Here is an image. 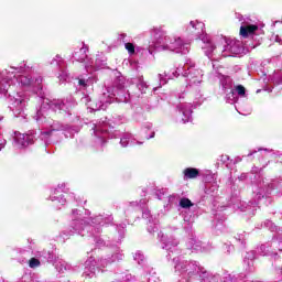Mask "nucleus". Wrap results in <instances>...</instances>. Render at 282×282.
Wrapping results in <instances>:
<instances>
[{
	"label": "nucleus",
	"mask_w": 282,
	"mask_h": 282,
	"mask_svg": "<svg viewBox=\"0 0 282 282\" xmlns=\"http://www.w3.org/2000/svg\"><path fill=\"white\" fill-rule=\"evenodd\" d=\"M98 235L99 234L96 231H88V234L86 236L94 238V241H95L97 248H102V246H107V242H105V240L102 238H100Z\"/></svg>",
	"instance_id": "2f4dec72"
},
{
	"label": "nucleus",
	"mask_w": 282,
	"mask_h": 282,
	"mask_svg": "<svg viewBox=\"0 0 282 282\" xmlns=\"http://www.w3.org/2000/svg\"><path fill=\"white\" fill-rule=\"evenodd\" d=\"M53 265L58 274H65V272H72L74 268L67 261L57 258L53 261Z\"/></svg>",
	"instance_id": "a878e982"
},
{
	"label": "nucleus",
	"mask_w": 282,
	"mask_h": 282,
	"mask_svg": "<svg viewBox=\"0 0 282 282\" xmlns=\"http://www.w3.org/2000/svg\"><path fill=\"white\" fill-rule=\"evenodd\" d=\"M223 250L225 252H227V254H230V252H232L235 250V247L232 245H230V243H225L223 246Z\"/></svg>",
	"instance_id": "09e8293b"
},
{
	"label": "nucleus",
	"mask_w": 282,
	"mask_h": 282,
	"mask_svg": "<svg viewBox=\"0 0 282 282\" xmlns=\"http://www.w3.org/2000/svg\"><path fill=\"white\" fill-rule=\"evenodd\" d=\"M275 248L276 246L272 245L271 240V242H267L260 247V254H262V257H272L273 259H276L279 254L276 253Z\"/></svg>",
	"instance_id": "cd10ccee"
},
{
	"label": "nucleus",
	"mask_w": 282,
	"mask_h": 282,
	"mask_svg": "<svg viewBox=\"0 0 282 282\" xmlns=\"http://www.w3.org/2000/svg\"><path fill=\"white\" fill-rule=\"evenodd\" d=\"M192 120H193V104L180 102V105L177 106L175 121L178 124H186V122H192Z\"/></svg>",
	"instance_id": "2eb2a0df"
},
{
	"label": "nucleus",
	"mask_w": 282,
	"mask_h": 282,
	"mask_svg": "<svg viewBox=\"0 0 282 282\" xmlns=\"http://www.w3.org/2000/svg\"><path fill=\"white\" fill-rule=\"evenodd\" d=\"M275 188H279V181L267 178L260 174H257L254 176V181L252 182L253 200L246 203L241 202L239 198H236L231 200V206L236 210L247 213L248 217H252L254 216V213H257L259 202L268 199Z\"/></svg>",
	"instance_id": "20e7f679"
},
{
	"label": "nucleus",
	"mask_w": 282,
	"mask_h": 282,
	"mask_svg": "<svg viewBox=\"0 0 282 282\" xmlns=\"http://www.w3.org/2000/svg\"><path fill=\"white\" fill-rule=\"evenodd\" d=\"M204 181L206 184H215V182H217V176H215V174L208 172L205 175Z\"/></svg>",
	"instance_id": "79ce46f5"
},
{
	"label": "nucleus",
	"mask_w": 282,
	"mask_h": 282,
	"mask_svg": "<svg viewBox=\"0 0 282 282\" xmlns=\"http://www.w3.org/2000/svg\"><path fill=\"white\" fill-rule=\"evenodd\" d=\"M261 151H264V153H272L274 150L262 148L253 149L247 154V158H252V155H256V153H261Z\"/></svg>",
	"instance_id": "ea45409f"
},
{
	"label": "nucleus",
	"mask_w": 282,
	"mask_h": 282,
	"mask_svg": "<svg viewBox=\"0 0 282 282\" xmlns=\"http://www.w3.org/2000/svg\"><path fill=\"white\" fill-rule=\"evenodd\" d=\"M144 129H148V130L153 129V123H145Z\"/></svg>",
	"instance_id": "4d7b16f0"
},
{
	"label": "nucleus",
	"mask_w": 282,
	"mask_h": 282,
	"mask_svg": "<svg viewBox=\"0 0 282 282\" xmlns=\"http://www.w3.org/2000/svg\"><path fill=\"white\" fill-rule=\"evenodd\" d=\"M196 217H197L196 210H189V212L184 210L183 212V219H184L185 224H187V227L185 226V229L187 231L192 230L193 227H191V226H193Z\"/></svg>",
	"instance_id": "c85d7f7f"
},
{
	"label": "nucleus",
	"mask_w": 282,
	"mask_h": 282,
	"mask_svg": "<svg viewBox=\"0 0 282 282\" xmlns=\"http://www.w3.org/2000/svg\"><path fill=\"white\" fill-rule=\"evenodd\" d=\"M257 34H261L257 24H251L250 20L241 23L240 36H242V39H248V36H254Z\"/></svg>",
	"instance_id": "412c9836"
},
{
	"label": "nucleus",
	"mask_w": 282,
	"mask_h": 282,
	"mask_svg": "<svg viewBox=\"0 0 282 282\" xmlns=\"http://www.w3.org/2000/svg\"><path fill=\"white\" fill-rule=\"evenodd\" d=\"M78 85L82 89H87V87H89V85H91V79H85L83 77L78 78Z\"/></svg>",
	"instance_id": "a19ab883"
},
{
	"label": "nucleus",
	"mask_w": 282,
	"mask_h": 282,
	"mask_svg": "<svg viewBox=\"0 0 282 282\" xmlns=\"http://www.w3.org/2000/svg\"><path fill=\"white\" fill-rule=\"evenodd\" d=\"M234 91H235L236 96H240L241 98H246V87H243V85L235 86Z\"/></svg>",
	"instance_id": "4c0bfd02"
},
{
	"label": "nucleus",
	"mask_w": 282,
	"mask_h": 282,
	"mask_svg": "<svg viewBox=\"0 0 282 282\" xmlns=\"http://www.w3.org/2000/svg\"><path fill=\"white\" fill-rule=\"evenodd\" d=\"M124 259V253L118 246L113 247L112 253L107 256L106 258L99 259V263L101 268H107V265H111V263H116V261H122Z\"/></svg>",
	"instance_id": "aec40b11"
},
{
	"label": "nucleus",
	"mask_w": 282,
	"mask_h": 282,
	"mask_svg": "<svg viewBox=\"0 0 282 282\" xmlns=\"http://www.w3.org/2000/svg\"><path fill=\"white\" fill-rule=\"evenodd\" d=\"M48 199L55 202V204H59V206H65L67 199H76V194L69 193V188L63 183L52 191Z\"/></svg>",
	"instance_id": "f8f14e48"
},
{
	"label": "nucleus",
	"mask_w": 282,
	"mask_h": 282,
	"mask_svg": "<svg viewBox=\"0 0 282 282\" xmlns=\"http://www.w3.org/2000/svg\"><path fill=\"white\" fill-rule=\"evenodd\" d=\"M199 177V171L195 167H187L183 171V180L186 182L188 180H197Z\"/></svg>",
	"instance_id": "c756f323"
},
{
	"label": "nucleus",
	"mask_w": 282,
	"mask_h": 282,
	"mask_svg": "<svg viewBox=\"0 0 282 282\" xmlns=\"http://www.w3.org/2000/svg\"><path fill=\"white\" fill-rule=\"evenodd\" d=\"M43 77L34 74V67L28 65V62L21 63L18 67H9L0 70V96H9V109L20 122H28V113L25 107L30 102L28 93L18 91L12 95V91L21 87L36 91L41 89ZM3 116H0V122Z\"/></svg>",
	"instance_id": "f03ea898"
},
{
	"label": "nucleus",
	"mask_w": 282,
	"mask_h": 282,
	"mask_svg": "<svg viewBox=\"0 0 282 282\" xmlns=\"http://www.w3.org/2000/svg\"><path fill=\"white\" fill-rule=\"evenodd\" d=\"M249 175L250 174L248 173H242L241 175L238 176L239 182H245V180H248Z\"/></svg>",
	"instance_id": "5fc2aeb1"
},
{
	"label": "nucleus",
	"mask_w": 282,
	"mask_h": 282,
	"mask_svg": "<svg viewBox=\"0 0 282 282\" xmlns=\"http://www.w3.org/2000/svg\"><path fill=\"white\" fill-rule=\"evenodd\" d=\"M180 76H183V78H187L188 67H186V63L184 64V66L176 67L175 70L172 72V74H167V73L159 74L158 78H159L160 87H162V85H166L169 80H173L174 78H178Z\"/></svg>",
	"instance_id": "dca6fc26"
},
{
	"label": "nucleus",
	"mask_w": 282,
	"mask_h": 282,
	"mask_svg": "<svg viewBox=\"0 0 282 282\" xmlns=\"http://www.w3.org/2000/svg\"><path fill=\"white\" fill-rule=\"evenodd\" d=\"M243 268H245V272L246 273H240L237 279L240 282H248V281H253V282H262L259 280H250L248 279V274H252V272H254L256 268H254V260H243Z\"/></svg>",
	"instance_id": "4be33fe9"
},
{
	"label": "nucleus",
	"mask_w": 282,
	"mask_h": 282,
	"mask_svg": "<svg viewBox=\"0 0 282 282\" xmlns=\"http://www.w3.org/2000/svg\"><path fill=\"white\" fill-rule=\"evenodd\" d=\"M137 87L141 94H147V89H149V85H147V82H144V77L140 76L138 78Z\"/></svg>",
	"instance_id": "f704fd0d"
},
{
	"label": "nucleus",
	"mask_w": 282,
	"mask_h": 282,
	"mask_svg": "<svg viewBox=\"0 0 282 282\" xmlns=\"http://www.w3.org/2000/svg\"><path fill=\"white\" fill-rule=\"evenodd\" d=\"M225 94H226V97H225L226 102H228L229 105H235V102H238L239 98L237 97V93H235V88Z\"/></svg>",
	"instance_id": "473e14b6"
},
{
	"label": "nucleus",
	"mask_w": 282,
	"mask_h": 282,
	"mask_svg": "<svg viewBox=\"0 0 282 282\" xmlns=\"http://www.w3.org/2000/svg\"><path fill=\"white\" fill-rule=\"evenodd\" d=\"M237 19H239V21H242L243 20V15L238 14Z\"/></svg>",
	"instance_id": "680f3d73"
},
{
	"label": "nucleus",
	"mask_w": 282,
	"mask_h": 282,
	"mask_svg": "<svg viewBox=\"0 0 282 282\" xmlns=\"http://www.w3.org/2000/svg\"><path fill=\"white\" fill-rule=\"evenodd\" d=\"M272 246H276L278 250L282 252V236H273L272 238Z\"/></svg>",
	"instance_id": "58836bf2"
},
{
	"label": "nucleus",
	"mask_w": 282,
	"mask_h": 282,
	"mask_svg": "<svg viewBox=\"0 0 282 282\" xmlns=\"http://www.w3.org/2000/svg\"><path fill=\"white\" fill-rule=\"evenodd\" d=\"M48 63L50 65L58 69L59 72L58 78L61 83H67V80H69V73L67 72V63L61 55L58 54L55 55V57H53Z\"/></svg>",
	"instance_id": "f3484780"
},
{
	"label": "nucleus",
	"mask_w": 282,
	"mask_h": 282,
	"mask_svg": "<svg viewBox=\"0 0 282 282\" xmlns=\"http://www.w3.org/2000/svg\"><path fill=\"white\" fill-rule=\"evenodd\" d=\"M247 237H248V234L242 232L235 236V239L236 241H238V243H240V246H245Z\"/></svg>",
	"instance_id": "37998d69"
},
{
	"label": "nucleus",
	"mask_w": 282,
	"mask_h": 282,
	"mask_svg": "<svg viewBox=\"0 0 282 282\" xmlns=\"http://www.w3.org/2000/svg\"><path fill=\"white\" fill-rule=\"evenodd\" d=\"M124 47L130 54V56H133V54H135V45H133V43H124Z\"/></svg>",
	"instance_id": "49530a36"
},
{
	"label": "nucleus",
	"mask_w": 282,
	"mask_h": 282,
	"mask_svg": "<svg viewBox=\"0 0 282 282\" xmlns=\"http://www.w3.org/2000/svg\"><path fill=\"white\" fill-rule=\"evenodd\" d=\"M101 67H105V62L100 57H97L95 61L88 59L85 64V69L86 72H88V74H91V72L101 69Z\"/></svg>",
	"instance_id": "bb28decb"
},
{
	"label": "nucleus",
	"mask_w": 282,
	"mask_h": 282,
	"mask_svg": "<svg viewBox=\"0 0 282 282\" xmlns=\"http://www.w3.org/2000/svg\"><path fill=\"white\" fill-rule=\"evenodd\" d=\"M133 260L137 261L139 265H144V263H147V258L142 251H137L133 254Z\"/></svg>",
	"instance_id": "c9c22d12"
},
{
	"label": "nucleus",
	"mask_w": 282,
	"mask_h": 282,
	"mask_svg": "<svg viewBox=\"0 0 282 282\" xmlns=\"http://www.w3.org/2000/svg\"><path fill=\"white\" fill-rule=\"evenodd\" d=\"M129 100H131V94L124 88L123 76H118L111 85L106 86V91H104L100 97L99 106L94 108L89 95H84L80 98L82 105H86V107L93 109V111H99V109L105 110L107 109V105H111V102H129Z\"/></svg>",
	"instance_id": "423d86ee"
},
{
	"label": "nucleus",
	"mask_w": 282,
	"mask_h": 282,
	"mask_svg": "<svg viewBox=\"0 0 282 282\" xmlns=\"http://www.w3.org/2000/svg\"><path fill=\"white\" fill-rule=\"evenodd\" d=\"M94 131V142L97 149H102L107 144L109 138H120V144L123 149L127 147H135V144H144L142 141H138L133 134L126 132L120 134V131L113 129L107 121H99L98 123H93Z\"/></svg>",
	"instance_id": "0eeeda50"
},
{
	"label": "nucleus",
	"mask_w": 282,
	"mask_h": 282,
	"mask_svg": "<svg viewBox=\"0 0 282 282\" xmlns=\"http://www.w3.org/2000/svg\"><path fill=\"white\" fill-rule=\"evenodd\" d=\"M151 138H155V131H152V132H151V135H150V137H147V140H151Z\"/></svg>",
	"instance_id": "bf43d9fd"
},
{
	"label": "nucleus",
	"mask_w": 282,
	"mask_h": 282,
	"mask_svg": "<svg viewBox=\"0 0 282 282\" xmlns=\"http://www.w3.org/2000/svg\"><path fill=\"white\" fill-rule=\"evenodd\" d=\"M158 239H160L163 250L167 252L166 259H171L173 254H182V251L177 248V246H180L177 239L173 237L167 238L162 231L158 232Z\"/></svg>",
	"instance_id": "4468645a"
},
{
	"label": "nucleus",
	"mask_w": 282,
	"mask_h": 282,
	"mask_svg": "<svg viewBox=\"0 0 282 282\" xmlns=\"http://www.w3.org/2000/svg\"><path fill=\"white\" fill-rule=\"evenodd\" d=\"M185 32L189 36H193L194 39H199V41H203L204 43L203 50H205L206 56H208V58L213 57L215 44H213V42L210 41V37L206 35L204 22H199L198 20L191 21L188 25L185 26Z\"/></svg>",
	"instance_id": "1a4fd4ad"
},
{
	"label": "nucleus",
	"mask_w": 282,
	"mask_h": 282,
	"mask_svg": "<svg viewBox=\"0 0 282 282\" xmlns=\"http://www.w3.org/2000/svg\"><path fill=\"white\" fill-rule=\"evenodd\" d=\"M220 43L225 44L220 47L214 45L213 54L219 51L225 58L228 56H241V54H243V44L239 40H227L226 37H221Z\"/></svg>",
	"instance_id": "9d476101"
},
{
	"label": "nucleus",
	"mask_w": 282,
	"mask_h": 282,
	"mask_svg": "<svg viewBox=\"0 0 282 282\" xmlns=\"http://www.w3.org/2000/svg\"><path fill=\"white\" fill-rule=\"evenodd\" d=\"M224 221H226V216L219 213L215 214L213 221L214 235H221V232H226V225H224Z\"/></svg>",
	"instance_id": "393cba45"
},
{
	"label": "nucleus",
	"mask_w": 282,
	"mask_h": 282,
	"mask_svg": "<svg viewBox=\"0 0 282 282\" xmlns=\"http://www.w3.org/2000/svg\"><path fill=\"white\" fill-rule=\"evenodd\" d=\"M124 228H126V225L117 226V230H119L120 237H122V235H124Z\"/></svg>",
	"instance_id": "864d4df0"
},
{
	"label": "nucleus",
	"mask_w": 282,
	"mask_h": 282,
	"mask_svg": "<svg viewBox=\"0 0 282 282\" xmlns=\"http://www.w3.org/2000/svg\"><path fill=\"white\" fill-rule=\"evenodd\" d=\"M199 105H202V102L197 101L194 107H197V106H199Z\"/></svg>",
	"instance_id": "e2e57ef3"
},
{
	"label": "nucleus",
	"mask_w": 282,
	"mask_h": 282,
	"mask_svg": "<svg viewBox=\"0 0 282 282\" xmlns=\"http://www.w3.org/2000/svg\"><path fill=\"white\" fill-rule=\"evenodd\" d=\"M220 162H223V164H226V166H229V164H230V156L227 155V154L220 155Z\"/></svg>",
	"instance_id": "8fccbe9b"
},
{
	"label": "nucleus",
	"mask_w": 282,
	"mask_h": 282,
	"mask_svg": "<svg viewBox=\"0 0 282 282\" xmlns=\"http://www.w3.org/2000/svg\"><path fill=\"white\" fill-rule=\"evenodd\" d=\"M219 191V185H217V182H214L213 184H206L205 185V193L206 195H215Z\"/></svg>",
	"instance_id": "72a5a7b5"
},
{
	"label": "nucleus",
	"mask_w": 282,
	"mask_h": 282,
	"mask_svg": "<svg viewBox=\"0 0 282 282\" xmlns=\"http://www.w3.org/2000/svg\"><path fill=\"white\" fill-rule=\"evenodd\" d=\"M178 204L181 208H184L187 212L197 210V205L193 204L188 198H181Z\"/></svg>",
	"instance_id": "7c9ffc66"
},
{
	"label": "nucleus",
	"mask_w": 282,
	"mask_h": 282,
	"mask_svg": "<svg viewBox=\"0 0 282 282\" xmlns=\"http://www.w3.org/2000/svg\"><path fill=\"white\" fill-rule=\"evenodd\" d=\"M271 80L275 85H282V70L274 72L273 75L271 76Z\"/></svg>",
	"instance_id": "e433bc0d"
},
{
	"label": "nucleus",
	"mask_w": 282,
	"mask_h": 282,
	"mask_svg": "<svg viewBox=\"0 0 282 282\" xmlns=\"http://www.w3.org/2000/svg\"><path fill=\"white\" fill-rule=\"evenodd\" d=\"M33 93L39 96L37 100L42 102L40 108L36 110L34 119L37 123L43 124L44 129L39 132L31 130L26 134H22L17 131L13 132V147L15 149H25V147L34 144L36 135L37 140H41V142H44L45 147H47L48 144L58 142L56 139V133H58V131H64L65 138H74V133H78L77 127H69L58 121H54L53 119H47V117H45V112L51 109V111H59V113L72 116V109L77 105L76 99H74L73 96H68L64 100H50L47 98H43V83L41 84V88H35V91Z\"/></svg>",
	"instance_id": "f257e3e1"
},
{
	"label": "nucleus",
	"mask_w": 282,
	"mask_h": 282,
	"mask_svg": "<svg viewBox=\"0 0 282 282\" xmlns=\"http://www.w3.org/2000/svg\"><path fill=\"white\" fill-rule=\"evenodd\" d=\"M91 212L85 209L80 212L78 209L72 210V221L68 230H64L61 234L62 239H67L72 235H80V237H87L89 232H102V226H109L113 223V216L108 214H99L90 217Z\"/></svg>",
	"instance_id": "7ed1b4c3"
},
{
	"label": "nucleus",
	"mask_w": 282,
	"mask_h": 282,
	"mask_svg": "<svg viewBox=\"0 0 282 282\" xmlns=\"http://www.w3.org/2000/svg\"><path fill=\"white\" fill-rule=\"evenodd\" d=\"M264 228H268L271 232H276L279 230V227H276L272 220L264 221Z\"/></svg>",
	"instance_id": "c03bdc74"
},
{
	"label": "nucleus",
	"mask_w": 282,
	"mask_h": 282,
	"mask_svg": "<svg viewBox=\"0 0 282 282\" xmlns=\"http://www.w3.org/2000/svg\"><path fill=\"white\" fill-rule=\"evenodd\" d=\"M6 144H8V141L3 139V135L0 134V151H3V149H6Z\"/></svg>",
	"instance_id": "3c124183"
},
{
	"label": "nucleus",
	"mask_w": 282,
	"mask_h": 282,
	"mask_svg": "<svg viewBox=\"0 0 282 282\" xmlns=\"http://www.w3.org/2000/svg\"><path fill=\"white\" fill-rule=\"evenodd\" d=\"M39 265H41V261H39V259H36V258H31L30 260H29V267L30 268H39Z\"/></svg>",
	"instance_id": "de8ad7c7"
},
{
	"label": "nucleus",
	"mask_w": 282,
	"mask_h": 282,
	"mask_svg": "<svg viewBox=\"0 0 282 282\" xmlns=\"http://www.w3.org/2000/svg\"><path fill=\"white\" fill-rule=\"evenodd\" d=\"M178 98L182 100V98H184V96L181 95Z\"/></svg>",
	"instance_id": "69168bd1"
},
{
	"label": "nucleus",
	"mask_w": 282,
	"mask_h": 282,
	"mask_svg": "<svg viewBox=\"0 0 282 282\" xmlns=\"http://www.w3.org/2000/svg\"><path fill=\"white\" fill-rule=\"evenodd\" d=\"M155 195H156L158 199H164V191L158 189L155 192Z\"/></svg>",
	"instance_id": "603ef678"
},
{
	"label": "nucleus",
	"mask_w": 282,
	"mask_h": 282,
	"mask_svg": "<svg viewBox=\"0 0 282 282\" xmlns=\"http://www.w3.org/2000/svg\"><path fill=\"white\" fill-rule=\"evenodd\" d=\"M172 264L175 274L183 276V279H193V276H198L202 274L204 267L198 261L185 260L184 257L177 256L172 259Z\"/></svg>",
	"instance_id": "6e6552de"
},
{
	"label": "nucleus",
	"mask_w": 282,
	"mask_h": 282,
	"mask_svg": "<svg viewBox=\"0 0 282 282\" xmlns=\"http://www.w3.org/2000/svg\"><path fill=\"white\" fill-rule=\"evenodd\" d=\"M100 268H104L100 265V260L96 262V259L94 257H90L88 260L85 261V268L83 272L84 279H94L99 272Z\"/></svg>",
	"instance_id": "6ab92c4d"
},
{
	"label": "nucleus",
	"mask_w": 282,
	"mask_h": 282,
	"mask_svg": "<svg viewBox=\"0 0 282 282\" xmlns=\"http://www.w3.org/2000/svg\"><path fill=\"white\" fill-rule=\"evenodd\" d=\"M186 248L187 250H192V252H210V250H213L212 245L202 242L195 235H193V232L187 239Z\"/></svg>",
	"instance_id": "a211bd4d"
},
{
	"label": "nucleus",
	"mask_w": 282,
	"mask_h": 282,
	"mask_svg": "<svg viewBox=\"0 0 282 282\" xmlns=\"http://www.w3.org/2000/svg\"><path fill=\"white\" fill-rule=\"evenodd\" d=\"M278 270L281 271V273H282V267H280Z\"/></svg>",
	"instance_id": "0e129e2a"
},
{
	"label": "nucleus",
	"mask_w": 282,
	"mask_h": 282,
	"mask_svg": "<svg viewBox=\"0 0 282 282\" xmlns=\"http://www.w3.org/2000/svg\"><path fill=\"white\" fill-rule=\"evenodd\" d=\"M214 76H216V78L219 79L223 90L225 93H228V91L235 89V84L232 83V78H230V76H226V75L219 73V70H215Z\"/></svg>",
	"instance_id": "b1692460"
},
{
	"label": "nucleus",
	"mask_w": 282,
	"mask_h": 282,
	"mask_svg": "<svg viewBox=\"0 0 282 282\" xmlns=\"http://www.w3.org/2000/svg\"><path fill=\"white\" fill-rule=\"evenodd\" d=\"M150 32L153 40L149 43L148 52L151 55L155 52H174L183 55L191 52V43L180 36L169 35L162 28L152 29Z\"/></svg>",
	"instance_id": "39448f33"
},
{
	"label": "nucleus",
	"mask_w": 282,
	"mask_h": 282,
	"mask_svg": "<svg viewBox=\"0 0 282 282\" xmlns=\"http://www.w3.org/2000/svg\"><path fill=\"white\" fill-rule=\"evenodd\" d=\"M89 52V46L87 44L83 43L80 47L75 48L73 53V61H76L77 63H87L89 59V56H87V53Z\"/></svg>",
	"instance_id": "5701e85b"
},
{
	"label": "nucleus",
	"mask_w": 282,
	"mask_h": 282,
	"mask_svg": "<svg viewBox=\"0 0 282 282\" xmlns=\"http://www.w3.org/2000/svg\"><path fill=\"white\" fill-rule=\"evenodd\" d=\"M144 206H147V199H141L138 202H130L126 205V213H129L131 208H142V217L143 219H148L149 226H148V232L150 235H153V232H158V220H153V216H151V210L144 209Z\"/></svg>",
	"instance_id": "9b49d317"
},
{
	"label": "nucleus",
	"mask_w": 282,
	"mask_h": 282,
	"mask_svg": "<svg viewBox=\"0 0 282 282\" xmlns=\"http://www.w3.org/2000/svg\"><path fill=\"white\" fill-rule=\"evenodd\" d=\"M46 259H47V261H52L53 257H52V254L50 252L47 253V258Z\"/></svg>",
	"instance_id": "052dcab7"
},
{
	"label": "nucleus",
	"mask_w": 282,
	"mask_h": 282,
	"mask_svg": "<svg viewBox=\"0 0 282 282\" xmlns=\"http://www.w3.org/2000/svg\"><path fill=\"white\" fill-rule=\"evenodd\" d=\"M124 39H127V35L124 33H121L119 35V41H122L124 43Z\"/></svg>",
	"instance_id": "6e6d98bb"
},
{
	"label": "nucleus",
	"mask_w": 282,
	"mask_h": 282,
	"mask_svg": "<svg viewBox=\"0 0 282 282\" xmlns=\"http://www.w3.org/2000/svg\"><path fill=\"white\" fill-rule=\"evenodd\" d=\"M259 91H261V90H257V94H259Z\"/></svg>",
	"instance_id": "338daca9"
},
{
	"label": "nucleus",
	"mask_w": 282,
	"mask_h": 282,
	"mask_svg": "<svg viewBox=\"0 0 282 282\" xmlns=\"http://www.w3.org/2000/svg\"><path fill=\"white\" fill-rule=\"evenodd\" d=\"M176 282H191V280L188 278H181Z\"/></svg>",
	"instance_id": "13d9d810"
},
{
	"label": "nucleus",
	"mask_w": 282,
	"mask_h": 282,
	"mask_svg": "<svg viewBox=\"0 0 282 282\" xmlns=\"http://www.w3.org/2000/svg\"><path fill=\"white\" fill-rule=\"evenodd\" d=\"M257 259V252L251 250L245 254L243 261H254Z\"/></svg>",
	"instance_id": "a18cd8bd"
},
{
	"label": "nucleus",
	"mask_w": 282,
	"mask_h": 282,
	"mask_svg": "<svg viewBox=\"0 0 282 282\" xmlns=\"http://www.w3.org/2000/svg\"><path fill=\"white\" fill-rule=\"evenodd\" d=\"M187 67V83L191 87H197L204 82V70L195 68V62L191 58L185 59Z\"/></svg>",
	"instance_id": "ddd939ff"
}]
</instances>
